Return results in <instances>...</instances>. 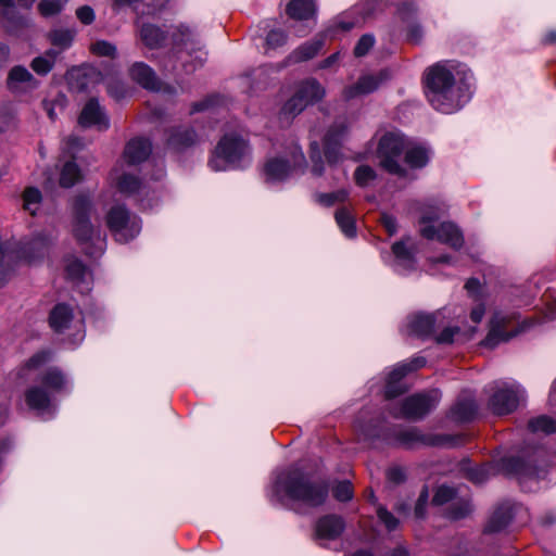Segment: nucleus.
<instances>
[{
	"label": "nucleus",
	"mask_w": 556,
	"mask_h": 556,
	"mask_svg": "<svg viewBox=\"0 0 556 556\" xmlns=\"http://www.w3.org/2000/svg\"><path fill=\"white\" fill-rule=\"evenodd\" d=\"M273 493L281 503L287 500L294 505L315 509L327 503L330 483L326 478L290 467L277 476Z\"/></svg>",
	"instance_id": "f257e3e1"
},
{
	"label": "nucleus",
	"mask_w": 556,
	"mask_h": 556,
	"mask_svg": "<svg viewBox=\"0 0 556 556\" xmlns=\"http://www.w3.org/2000/svg\"><path fill=\"white\" fill-rule=\"evenodd\" d=\"M426 96L430 104L444 114H451L468 101V90L456 83L454 74L444 65L428 68L425 77Z\"/></svg>",
	"instance_id": "f03ea898"
},
{
	"label": "nucleus",
	"mask_w": 556,
	"mask_h": 556,
	"mask_svg": "<svg viewBox=\"0 0 556 556\" xmlns=\"http://www.w3.org/2000/svg\"><path fill=\"white\" fill-rule=\"evenodd\" d=\"M93 202L89 194L78 193L72 202V232L80 245L92 243L96 238L100 239L101 231L91 223Z\"/></svg>",
	"instance_id": "7ed1b4c3"
},
{
	"label": "nucleus",
	"mask_w": 556,
	"mask_h": 556,
	"mask_svg": "<svg viewBox=\"0 0 556 556\" xmlns=\"http://www.w3.org/2000/svg\"><path fill=\"white\" fill-rule=\"evenodd\" d=\"M407 146L408 142L401 132H386L380 138L377 149L380 166L389 174L405 177L407 172L399 161L402 154L406 151Z\"/></svg>",
	"instance_id": "20e7f679"
},
{
	"label": "nucleus",
	"mask_w": 556,
	"mask_h": 556,
	"mask_svg": "<svg viewBox=\"0 0 556 556\" xmlns=\"http://www.w3.org/2000/svg\"><path fill=\"white\" fill-rule=\"evenodd\" d=\"M106 227L117 242L127 243L141 230V220L124 204L112 206L105 215Z\"/></svg>",
	"instance_id": "39448f33"
},
{
	"label": "nucleus",
	"mask_w": 556,
	"mask_h": 556,
	"mask_svg": "<svg viewBox=\"0 0 556 556\" xmlns=\"http://www.w3.org/2000/svg\"><path fill=\"white\" fill-rule=\"evenodd\" d=\"M464 434H428L417 428L400 430L394 434L395 442L405 448L417 446H450L454 447L465 442Z\"/></svg>",
	"instance_id": "423d86ee"
},
{
	"label": "nucleus",
	"mask_w": 556,
	"mask_h": 556,
	"mask_svg": "<svg viewBox=\"0 0 556 556\" xmlns=\"http://www.w3.org/2000/svg\"><path fill=\"white\" fill-rule=\"evenodd\" d=\"M325 96V89L314 78L301 83L294 94L288 99L280 109L282 118L292 119L304 109L320 101Z\"/></svg>",
	"instance_id": "0eeeda50"
},
{
	"label": "nucleus",
	"mask_w": 556,
	"mask_h": 556,
	"mask_svg": "<svg viewBox=\"0 0 556 556\" xmlns=\"http://www.w3.org/2000/svg\"><path fill=\"white\" fill-rule=\"evenodd\" d=\"M440 399L441 393L439 390L412 394L401 402L400 412L393 413V416L412 421L421 420L437 407Z\"/></svg>",
	"instance_id": "6e6552de"
},
{
	"label": "nucleus",
	"mask_w": 556,
	"mask_h": 556,
	"mask_svg": "<svg viewBox=\"0 0 556 556\" xmlns=\"http://www.w3.org/2000/svg\"><path fill=\"white\" fill-rule=\"evenodd\" d=\"M520 316L518 314H495L492 321L491 328L483 340V345L486 348H495L501 342H507L511 338L522 332L528 325L526 323H519Z\"/></svg>",
	"instance_id": "1a4fd4ad"
},
{
	"label": "nucleus",
	"mask_w": 556,
	"mask_h": 556,
	"mask_svg": "<svg viewBox=\"0 0 556 556\" xmlns=\"http://www.w3.org/2000/svg\"><path fill=\"white\" fill-rule=\"evenodd\" d=\"M245 150L247 142L240 136L225 135L215 147L208 165L214 170H224L227 164L239 162Z\"/></svg>",
	"instance_id": "9d476101"
},
{
	"label": "nucleus",
	"mask_w": 556,
	"mask_h": 556,
	"mask_svg": "<svg viewBox=\"0 0 556 556\" xmlns=\"http://www.w3.org/2000/svg\"><path fill=\"white\" fill-rule=\"evenodd\" d=\"M420 235L428 240L435 239L454 250H459L464 245V236L453 223H441L438 227L432 225L425 226L420 229Z\"/></svg>",
	"instance_id": "9b49d317"
},
{
	"label": "nucleus",
	"mask_w": 556,
	"mask_h": 556,
	"mask_svg": "<svg viewBox=\"0 0 556 556\" xmlns=\"http://www.w3.org/2000/svg\"><path fill=\"white\" fill-rule=\"evenodd\" d=\"M305 157L302 152L293 156V165L281 157H271L263 166V174L266 182L282 181L289 177L296 166H303Z\"/></svg>",
	"instance_id": "f8f14e48"
},
{
	"label": "nucleus",
	"mask_w": 556,
	"mask_h": 556,
	"mask_svg": "<svg viewBox=\"0 0 556 556\" xmlns=\"http://www.w3.org/2000/svg\"><path fill=\"white\" fill-rule=\"evenodd\" d=\"M519 405V395L513 388L496 389L489 399L490 410L497 416L511 414Z\"/></svg>",
	"instance_id": "ddd939ff"
},
{
	"label": "nucleus",
	"mask_w": 556,
	"mask_h": 556,
	"mask_svg": "<svg viewBox=\"0 0 556 556\" xmlns=\"http://www.w3.org/2000/svg\"><path fill=\"white\" fill-rule=\"evenodd\" d=\"M397 15L406 26V41L412 45H419L422 41L424 30L421 25L415 21L418 8L414 2H402L397 7Z\"/></svg>",
	"instance_id": "4468645a"
},
{
	"label": "nucleus",
	"mask_w": 556,
	"mask_h": 556,
	"mask_svg": "<svg viewBox=\"0 0 556 556\" xmlns=\"http://www.w3.org/2000/svg\"><path fill=\"white\" fill-rule=\"evenodd\" d=\"M78 124L84 128L94 126L100 131H104L110 127L109 118L96 98L87 101L79 114Z\"/></svg>",
	"instance_id": "2eb2a0df"
},
{
	"label": "nucleus",
	"mask_w": 556,
	"mask_h": 556,
	"mask_svg": "<svg viewBox=\"0 0 556 556\" xmlns=\"http://www.w3.org/2000/svg\"><path fill=\"white\" fill-rule=\"evenodd\" d=\"M166 134V146L175 152H184L199 141L197 131L189 126L170 127Z\"/></svg>",
	"instance_id": "dca6fc26"
},
{
	"label": "nucleus",
	"mask_w": 556,
	"mask_h": 556,
	"mask_svg": "<svg viewBox=\"0 0 556 556\" xmlns=\"http://www.w3.org/2000/svg\"><path fill=\"white\" fill-rule=\"evenodd\" d=\"M345 529V520L337 514H327L319 517L315 523L317 539L334 541L341 536Z\"/></svg>",
	"instance_id": "f3484780"
},
{
	"label": "nucleus",
	"mask_w": 556,
	"mask_h": 556,
	"mask_svg": "<svg viewBox=\"0 0 556 556\" xmlns=\"http://www.w3.org/2000/svg\"><path fill=\"white\" fill-rule=\"evenodd\" d=\"M514 518V504L509 501L500 503L488 522L484 526L483 533L493 534L506 529Z\"/></svg>",
	"instance_id": "a211bd4d"
},
{
	"label": "nucleus",
	"mask_w": 556,
	"mask_h": 556,
	"mask_svg": "<svg viewBox=\"0 0 556 556\" xmlns=\"http://www.w3.org/2000/svg\"><path fill=\"white\" fill-rule=\"evenodd\" d=\"M346 131L344 124H334L329 127L324 137V153L328 164L333 165L341 159L340 139Z\"/></svg>",
	"instance_id": "6ab92c4d"
},
{
	"label": "nucleus",
	"mask_w": 556,
	"mask_h": 556,
	"mask_svg": "<svg viewBox=\"0 0 556 556\" xmlns=\"http://www.w3.org/2000/svg\"><path fill=\"white\" fill-rule=\"evenodd\" d=\"M128 73L135 83L147 90L159 91L162 88V81L154 70L143 62L134 63Z\"/></svg>",
	"instance_id": "aec40b11"
},
{
	"label": "nucleus",
	"mask_w": 556,
	"mask_h": 556,
	"mask_svg": "<svg viewBox=\"0 0 556 556\" xmlns=\"http://www.w3.org/2000/svg\"><path fill=\"white\" fill-rule=\"evenodd\" d=\"M152 144L146 138H134L129 140L124 149V159L128 165H137L150 156Z\"/></svg>",
	"instance_id": "412c9836"
},
{
	"label": "nucleus",
	"mask_w": 556,
	"mask_h": 556,
	"mask_svg": "<svg viewBox=\"0 0 556 556\" xmlns=\"http://www.w3.org/2000/svg\"><path fill=\"white\" fill-rule=\"evenodd\" d=\"M389 78L390 73L388 70H381L377 75L362 76L354 86L346 89L345 96L346 98H353L357 94L370 93Z\"/></svg>",
	"instance_id": "4be33fe9"
},
{
	"label": "nucleus",
	"mask_w": 556,
	"mask_h": 556,
	"mask_svg": "<svg viewBox=\"0 0 556 556\" xmlns=\"http://www.w3.org/2000/svg\"><path fill=\"white\" fill-rule=\"evenodd\" d=\"M74 319V313L71 305L66 303H58L53 306L49 314V326L56 333H63L67 330Z\"/></svg>",
	"instance_id": "5701e85b"
},
{
	"label": "nucleus",
	"mask_w": 556,
	"mask_h": 556,
	"mask_svg": "<svg viewBox=\"0 0 556 556\" xmlns=\"http://www.w3.org/2000/svg\"><path fill=\"white\" fill-rule=\"evenodd\" d=\"M435 327L434 314H416L409 317L407 324L408 333L420 339L430 338Z\"/></svg>",
	"instance_id": "b1692460"
},
{
	"label": "nucleus",
	"mask_w": 556,
	"mask_h": 556,
	"mask_svg": "<svg viewBox=\"0 0 556 556\" xmlns=\"http://www.w3.org/2000/svg\"><path fill=\"white\" fill-rule=\"evenodd\" d=\"M170 38L173 46L178 50H187L189 52L199 50L200 41L189 26L178 25Z\"/></svg>",
	"instance_id": "393cba45"
},
{
	"label": "nucleus",
	"mask_w": 556,
	"mask_h": 556,
	"mask_svg": "<svg viewBox=\"0 0 556 556\" xmlns=\"http://www.w3.org/2000/svg\"><path fill=\"white\" fill-rule=\"evenodd\" d=\"M286 14L294 21H307L316 15L314 0H290L286 5Z\"/></svg>",
	"instance_id": "a878e982"
},
{
	"label": "nucleus",
	"mask_w": 556,
	"mask_h": 556,
	"mask_svg": "<svg viewBox=\"0 0 556 556\" xmlns=\"http://www.w3.org/2000/svg\"><path fill=\"white\" fill-rule=\"evenodd\" d=\"M478 406L472 399H458L450 409V418L457 422H469L475 419Z\"/></svg>",
	"instance_id": "bb28decb"
},
{
	"label": "nucleus",
	"mask_w": 556,
	"mask_h": 556,
	"mask_svg": "<svg viewBox=\"0 0 556 556\" xmlns=\"http://www.w3.org/2000/svg\"><path fill=\"white\" fill-rule=\"evenodd\" d=\"M140 39L149 49L161 48L167 39V34L154 24H143L140 28Z\"/></svg>",
	"instance_id": "cd10ccee"
},
{
	"label": "nucleus",
	"mask_w": 556,
	"mask_h": 556,
	"mask_svg": "<svg viewBox=\"0 0 556 556\" xmlns=\"http://www.w3.org/2000/svg\"><path fill=\"white\" fill-rule=\"evenodd\" d=\"M324 46V39H313L298 47L289 56L294 63L305 62L315 58Z\"/></svg>",
	"instance_id": "c85d7f7f"
},
{
	"label": "nucleus",
	"mask_w": 556,
	"mask_h": 556,
	"mask_svg": "<svg viewBox=\"0 0 556 556\" xmlns=\"http://www.w3.org/2000/svg\"><path fill=\"white\" fill-rule=\"evenodd\" d=\"M25 402L30 409L45 410L50 406V395L41 387H31L25 391Z\"/></svg>",
	"instance_id": "c756f323"
},
{
	"label": "nucleus",
	"mask_w": 556,
	"mask_h": 556,
	"mask_svg": "<svg viewBox=\"0 0 556 556\" xmlns=\"http://www.w3.org/2000/svg\"><path fill=\"white\" fill-rule=\"evenodd\" d=\"M334 219L340 227L341 231L348 238H354L356 236V219L353 212L346 207L341 206L334 213Z\"/></svg>",
	"instance_id": "7c9ffc66"
},
{
	"label": "nucleus",
	"mask_w": 556,
	"mask_h": 556,
	"mask_svg": "<svg viewBox=\"0 0 556 556\" xmlns=\"http://www.w3.org/2000/svg\"><path fill=\"white\" fill-rule=\"evenodd\" d=\"M409 238L402 239L392 244L391 250L396 261L405 268H413L415 265V251L408 247Z\"/></svg>",
	"instance_id": "2f4dec72"
},
{
	"label": "nucleus",
	"mask_w": 556,
	"mask_h": 556,
	"mask_svg": "<svg viewBox=\"0 0 556 556\" xmlns=\"http://www.w3.org/2000/svg\"><path fill=\"white\" fill-rule=\"evenodd\" d=\"M83 178L81 170L74 160L67 161L62 166L60 173V186L62 188H71Z\"/></svg>",
	"instance_id": "473e14b6"
},
{
	"label": "nucleus",
	"mask_w": 556,
	"mask_h": 556,
	"mask_svg": "<svg viewBox=\"0 0 556 556\" xmlns=\"http://www.w3.org/2000/svg\"><path fill=\"white\" fill-rule=\"evenodd\" d=\"M404 160L412 168H422L429 162V150L422 146L407 147Z\"/></svg>",
	"instance_id": "72a5a7b5"
},
{
	"label": "nucleus",
	"mask_w": 556,
	"mask_h": 556,
	"mask_svg": "<svg viewBox=\"0 0 556 556\" xmlns=\"http://www.w3.org/2000/svg\"><path fill=\"white\" fill-rule=\"evenodd\" d=\"M141 186V179L138 176L128 173L122 174L116 180L117 190L126 195H132L137 193Z\"/></svg>",
	"instance_id": "f704fd0d"
},
{
	"label": "nucleus",
	"mask_w": 556,
	"mask_h": 556,
	"mask_svg": "<svg viewBox=\"0 0 556 556\" xmlns=\"http://www.w3.org/2000/svg\"><path fill=\"white\" fill-rule=\"evenodd\" d=\"M502 469L508 475L528 476L530 468L526 460L518 456L505 457L501 460Z\"/></svg>",
	"instance_id": "c9c22d12"
},
{
	"label": "nucleus",
	"mask_w": 556,
	"mask_h": 556,
	"mask_svg": "<svg viewBox=\"0 0 556 556\" xmlns=\"http://www.w3.org/2000/svg\"><path fill=\"white\" fill-rule=\"evenodd\" d=\"M58 52L49 50L45 55L35 58L31 63V70L38 75H47L53 67Z\"/></svg>",
	"instance_id": "e433bc0d"
},
{
	"label": "nucleus",
	"mask_w": 556,
	"mask_h": 556,
	"mask_svg": "<svg viewBox=\"0 0 556 556\" xmlns=\"http://www.w3.org/2000/svg\"><path fill=\"white\" fill-rule=\"evenodd\" d=\"M65 262V273L67 279L75 282H81L87 271V266L76 256H68Z\"/></svg>",
	"instance_id": "4c0bfd02"
},
{
	"label": "nucleus",
	"mask_w": 556,
	"mask_h": 556,
	"mask_svg": "<svg viewBox=\"0 0 556 556\" xmlns=\"http://www.w3.org/2000/svg\"><path fill=\"white\" fill-rule=\"evenodd\" d=\"M528 429L533 433H556V420L546 415H541L528 421Z\"/></svg>",
	"instance_id": "58836bf2"
},
{
	"label": "nucleus",
	"mask_w": 556,
	"mask_h": 556,
	"mask_svg": "<svg viewBox=\"0 0 556 556\" xmlns=\"http://www.w3.org/2000/svg\"><path fill=\"white\" fill-rule=\"evenodd\" d=\"M472 510L469 500L462 498L453 502L445 510V517L451 520H460L466 518Z\"/></svg>",
	"instance_id": "ea45409f"
},
{
	"label": "nucleus",
	"mask_w": 556,
	"mask_h": 556,
	"mask_svg": "<svg viewBox=\"0 0 556 556\" xmlns=\"http://www.w3.org/2000/svg\"><path fill=\"white\" fill-rule=\"evenodd\" d=\"M41 383L53 391H60L65 384L63 372L58 368L48 369L40 379Z\"/></svg>",
	"instance_id": "a19ab883"
},
{
	"label": "nucleus",
	"mask_w": 556,
	"mask_h": 556,
	"mask_svg": "<svg viewBox=\"0 0 556 556\" xmlns=\"http://www.w3.org/2000/svg\"><path fill=\"white\" fill-rule=\"evenodd\" d=\"M22 199L23 208L34 216L36 214V208L33 206H38L42 201V194L40 190L36 187H26L22 193Z\"/></svg>",
	"instance_id": "79ce46f5"
},
{
	"label": "nucleus",
	"mask_w": 556,
	"mask_h": 556,
	"mask_svg": "<svg viewBox=\"0 0 556 556\" xmlns=\"http://www.w3.org/2000/svg\"><path fill=\"white\" fill-rule=\"evenodd\" d=\"M33 79V75L26 67L22 65H16L10 70L8 74L7 85L9 89H14L17 84L28 83Z\"/></svg>",
	"instance_id": "37998d69"
},
{
	"label": "nucleus",
	"mask_w": 556,
	"mask_h": 556,
	"mask_svg": "<svg viewBox=\"0 0 556 556\" xmlns=\"http://www.w3.org/2000/svg\"><path fill=\"white\" fill-rule=\"evenodd\" d=\"M349 192L344 189H340L328 193H316L315 200L318 204L330 207L336 203H343L348 200Z\"/></svg>",
	"instance_id": "c03bdc74"
},
{
	"label": "nucleus",
	"mask_w": 556,
	"mask_h": 556,
	"mask_svg": "<svg viewBox=\"0 0 556 556\" xmlns=\"http://www.w3.org/2000/svg\"><path fill=\"white\" fill-rule=\"evenodd\" d=\"M333 497L341 503L350 502L354 497V488L351 481H339L332 489Z\"/></svg>",
	"instance_id": "a18cd8bd"
},
{
	"label": "nucleus",
	"mask_w": 556,
	"mask_h": 556,
	"mask_svg": "<svg viewBox=\"0 0 556 556\" xmlns=\"http://www.w3.org/2000/svg\"><path fill=\"white\" fill-rule=\"evenodd\" d=\"M74 36L75 33L73 30L55 29L50 31L49 39L53 46L60 47L61 49H66L72 45Z\"/></svg>",
	"instance_id": "49530a36"
},
{
	"label": "nucleus",
	"mask_w": 556,
	"mask_h": 556,
	"mask_svg": "<svg viewBox=\"0 0 556 556\" xmlns=\"http://www.w3.org/2000/svg\"><path fill=\"white\" fill-rule=\"evenodd\" d=\"M456 497V490L447 485H440L437 488L432 497V505L442 506L452 502Z\"/></svg>",
	"instance_id": "de8ad7c7"
},
{
	"label": "nucleus",
	"mask_w": 556,
	"mask_h": 556,
	"mask_svg": "<svg viewBox=\"0 0 556 556\" xmlns=\"http://www.w3.org/2000/svg\"><path fill=\"white\" fill-rule=\"evenodd\" d=\"M309 157L313 163L312 173L315 176H321L325 172V166L321 157L319 143L314 141L309 146Z\"/></svg>",
	"instance_id": "09e8293b"
},
{
	"label": "nucleus",
	"mask_w": 556,
	"mask_h": 556,
	"mask_svg": "<svg viewBox=\"0 0 556 556\" xmlns=\"http://www.w3.org/2000/svg\"><path fill=\"white\" fill-rule=\"evenodd\" d=\"M465 477L472 483L480 484L489 478V467L486 465L465 468Z\"/></svg>",
	"instance_id": "8fccbe9b"
},
{
	"label": "nucleus",
	"mask_w": 556,
	"mask_h": 556,
	"mask_svg": "<svg viewBox=\"0 0 556 556\" xmlns=\"http://www.w3.org/2000/svg\"><path fill=\"white\" fill-rule=\"evenodd\" d=\"M68 0H41L38 10L42 16H53L61 12Z\"/></svg>",
	"instance_id": "3c124183"
},
{
	"label": "nucleus",
	"mask_w": 556,
	"mask_h": 556,
	"mask_svg": "<svg viewBox=\"0 0 556 556\" xmlns=\"http://www.w3.org/2000/svg\"><path fill=\"white\" fill-rule=\"evenodd\" d=\"M376 178V172L368 165H361L355 169L354 180L359 187H366Z\"/></svg>",
	"instance_id": "603ef678"
},
{
	"label": "nucleus",
	"mask_w": 556,
	"mask_h": 556,
	"mask_svg": "<svg viewBox=\"0 0 556 556\" xmlns=\"http://www.w3.org/2000/svg\"><path fill=\"white\" fill-rule=\"evenodd\" d=\"M0 5L3 8L1 12L2 17L14 27H18L22 24V17L16 15L13 0H0Z\"/></svg>",
	"instance_id": "864d4df0"
},
{
	"label": "nucleus",
	"mask_w": 556,
	"mask_h": 556,
	"mask_svg": "<svg viewBox=\"0 0 556 556\" xmlns=\"http://www.w3.org/2000/svg\"><path fill=\"white\" fill-rule=\"evenodd\" d=\"M355 429L359 431V433L364 437L366 440H375L380 439L382 437L381 433V427L379 426L378 421H370L367 425H355Z\"/></svg>",
	"instance_id": "5fc2aeb1"
},
{
	"label": "nucleus",
	"mask_w": 556,
	"mask_h": 556,
	"mask_svg": "<svg viewBox=\"0 0 556 556\" xmlns=\"http://www.w3.org/2000/svg\"><path fill=\"white\" fill-rule=\"evenodd\" d=\"M288 35L282 29H271L266 36V46L268 49H277L286 45Z\"/></svg>",
	"instance_id": "6e6d98bb"
},
{
	"label": "nucleus",
	"mask_w": 556,
	"mask_h": 556,
	"mask_svg": "<svg viewBox=\"0 0 556 556\" xmlns=\"http://www.w3.org/2000/svg\"><path fill=\"white\" fill-rule=\"evenodd\" d=\"M408 391V387L404 382L386 381L384 399L393 400Z\"/></svg>",
	"instance_id": "4d7b16f0"
},
{
	"label": "nucleus",
	"mask_w": 556,
	"mask_h": 556,
	"mask_svg": "<svg viewBox=\"0 0 556 556\" xmlns=\"http://www.w3.org/2000/svg\"><path fill=\"white\" fill-rule=\"evenodd\" d=\"M377 516L379 520L384 525L388 531H394L399 526V519L393 516L386 507L378 506Z\"/></svg>",
	"instance_id": "13d9d810"
},
{
	"label": "nucleus",
	"mask_w": 556,
	"mask_h": 556,
	"mask_svg": "<svg viewBox=\"0 0 556 556\" xmlns=\"http://www.w3.org/2000/svg\"><path fill=\"white\" fill-rule=\"evenodd\" d=\"M375 38L370 34L363 35L354 47V55L357 58L366 55L374 47Z\"/></svg>",
	"instance_id": "bf43d9fd"
},
{
	"label": "nucleus",
	"mask_w": 556,
	"mask_h": 556,
	"mask_svg": "<svg viewBox=\"0 0 556 556\" xmlns=\"http://www.w3.org/2000/svg\"><path fill=\"white\" fill-rule=\"evenodd\" d=\"M91 52L98 56L114 58L116 54V48L105 40H99L91 46Z\"/></svg>",
	"instance_id": "052dcab7"
},
{
	"label": "nucleus",
	"mask_w": 556,
	"mask_h": 556,
	"mask_svg": "<svg viewBox=\"0 0 556 556\" xmlns=\"http://www.w3.org/2000/svg\"><path fill=\"white\" fill-rule=\"evenodd\" d=\"M106 91L109 93L110 97H112L113 99L115 100H122L126 97L127 94V88L125 86V84L121 80H110L108 84H106Z\"/></svg>",
	"instance_id": "680f3d73"
},
{
	"label": "nucleus",
	"mask_w": 556,
	"mask_h": 556,
	"mask_svg": "<svg viewBox=\"0 0 556 556\" xmlns=\"http://www.w3.org/2000/svg\"><path fill=\"white\" fill-rule=\"evenodd\" d=\"M217 102L216 96H207L203 100L193 102L191 104L190 114H195L199 112H203L212 108Z\"/></svg>",
	"instance_id": "e2e57ef3"
},
{
	"label": "nucleus",
	"mask_w": 556,
	"mask_h": 556,
	"mask_svg": "<svg viewBox=\"0 0 556 556\" xmlns=\"http://www.w3.org/2000/svg\"><path fill=\"white\" fill-rule=\"evenodd\" d=\"M49 352L40 351L35 353L31 357L27 359L25 363V367L27 369H36L43 365L49 359Z\"/></svg>",
	"instance_id": "0e129e2a"
},
{
	"label": "nucleus",
	"mask_w": 556,
	"mask_h": 556,
	"mask_svg": "<svg viewBox=\"0 0 556 556\" xmlns=\"http://www.w3.org/2000/svg\"><path fill=\"white\" fill-rule=\"evenodd\" d=\"M389 482L401 484L406 480L405 471L400 466H392L386 472Z\"/></svg>",
	"instance_id": "69168bd1"
},
{
	"label": "nucleus",
	"mask_w": 556,
	"mask_h": 556,
	"mask_svg": "<svg viewBox=\"0 0 556 556\" xmlns=\"http://www.w3.org/2000/svg\"><path fill=\"white\" fill-rule=\"evenodd\" d=\"M380 224L391 237L397 231L396 218L388 213H382L380 216Z\"/></svg>",
	"instance_id": "338daca9"
},
{
	"label": "nucleus",
	"mask_w": 556,
	"mask_h": 556,
	"mask_svg": "<svg viewBox=\"0 0 556 556\" xmlns=\"http://www.w3.org/2000/svg\"><path fill=\"white\" fill-rule=\"evenodd\" d=\"M76 16L84 25H90L94 21V12L89 5L79 7L76 10Z\"/></svg>",
	"instance_id": "774afa93"
}]
</instances>
